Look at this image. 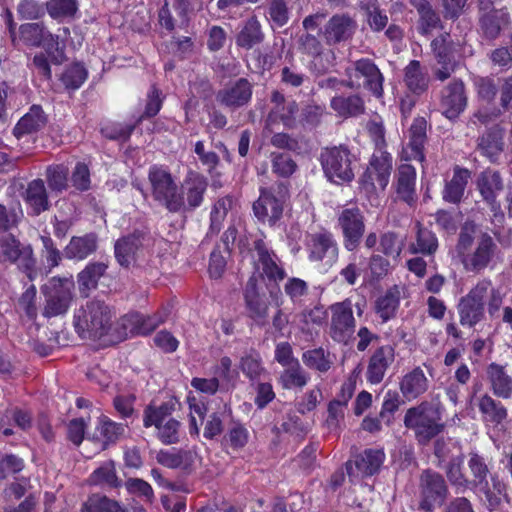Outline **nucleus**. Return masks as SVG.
<instances>
[{
	"instance_id": "1",
	"label": "nucleus",
	"mask_w": 512,
	"mask_h": 512,
	"mask_svg": "<svg viewBox=\"0 0 512 512\" xmlns=\"http://www.w3.org/2000/svg\"><path fill=\"white\" fill-rule=\"evenodd\" d=\"M456 251L465 271L480 273L492 262L497 244L473 222H466L459 233Z\"/></svg>"
},
{
	"instance_id": "2",
	"label": "nucleus",
	"mask_w": 512,
	"mask_h": 512,
	"mask_svg": "<svg viewBox=\"0 0 512 512\" xmlns=\"http://www.w3.org/2000/svg\"><path fill=\"white\" fill-rule=\"evenodd\" d=\"M113 313L103 301H87L74 315L75 328L82 337L97 338L105 335L111 327Z\"/></svg>"
},
{
	"instance_id": "3",
	"label": "nucleus",
	"mask_w": 512,
	"mask_h": 512,
	"mask_svg": "<svg viewBox=\"0 0 512 512\" xmlns=\"http://www.w3.org/2000/svg\"><path fill=\"white\" fill-rule=\"evenodd\" d=\"M151 195L170 212H180L185 206V199L179 194V186L170 171L163 166L153 165L148 171Z\"/></svg>"
},
{
	"instance_id": "4",
	"label": "nucleus",
	"mask_w": 512,
	"mask_h": 512,
	"mask_svg": "<svg viewBox=\"0 0 512 512\" xmlns=\"http://www.w3.org/2000/svg\"><path fill=\"white\" fill-rule=\"evenodd\" d=\"M404 424L414 430L416 438L421 443H426L437 436L444 427L439 409L428 402L408 409Z\"/></svg>"
},
{
	"instance_id": "5",
	"label": "nucleus",
	"mask_w": 512,
	"mask_h": 512,
	"mask_svg": "<svg viewBox=\"0 0 512 512\" xmlns=\"http://www.w3.org/2000/svg\"><path fill=\"white\" fill-rule=\"evenodd\" d=\"M320 161L324 174L333 183L350 182L355 176L356 158L346 147L334 146L323 149Z\"/></svg>"
},
{
	"instance_id": "6",
	"label": "nucleus",
	"mask_w": 512,
	"mask_h": 512,
	"mask_svg": "<svg viewBox=\"0 0 512 512\" xmlns=\"http://www.w3.org/2000/svg\"><path fill=\"white\" fill-rule=\"evenodd\" d=\"M173 407L167 403L159 406L149 405L143 413V425L154 426L157 438L165 445L176 444L180 439L181 424L172 417Z\"/></svg>"
},
{
	"instance_id": "7",
	"label": "nucleus",
	"mask_w": 512,
	"mask_h": 512,
	"mask_svg": "<svg viewBox=\"0 0 512 512\" xmlns=\"http://www.w3.org/2000/svg\"><path fill=\"white\" fill-rule=\"evenodd\" d=\"M391 170L392 156L379 148L373 153L369 166L361 178L362 188L368 194L384 191L389 183Z\"/></svg>"
},
{
	"instance_id": "8",
	"label": "nucleus",
	"mask_w": 512,
	"mask_h": 512,
	"mask_svg": "<svg viewBox=\"0 0 512 512\" xmlns=\"http://www.w3.org/2000/svg\"><path fill=\"white\" fill-rule=\"evenodd\" d=\"M74 280L72 276L53 277L47 289L49 294L44 308L45 317H55L65 314L73 299Z\"/></svg>"
},
{
	"instance_id": "9",
	"label": "nucleus",
	"mask_w": 512,
	"mask_h": 512,
	"mask_svg": "<svg viewBox=\"0 0 512 512\" xmlns=\"http://www.w3.org/2000/svg\"><path fill=\"white\" fill-rule=\"evenodd\" d=\"M331 314L329 334L339 343L346 344L354 335L356 321L353 315V305L350 299L337 302L329 307Z\"/></svg>"
},
{
	"instance_id": "10",
	"label": "nucleus",
	"mask_w": 512,
	"mask_h": 512,
	"mask_svg": "<svg viewBox=\"0 0 512 512\" xmlns=\"http://www.w3.org/2000/svg\"><path fill=\"white\" fill-rule=\"evenodd\" d=\"M350 88L364 86L375 96L381 97L383 93V76L377 66L370 59H360L347 69Z\"/></svg>"
},
{
	"instance_id": "11",
	"label": "nucleus",
	"mask_w": 512,
	"mask_h": 512,
	"mask_svg": "<svg viewBox=\"0 0 512 512\" xmlns=\"http://www.w3.org/2000/svg\"><path fill=\"white\" fill-rule=\"evenodd\" d=\"M448 489L444 478L433 471L427 470L420 477L421 500L419 508L423 511H432L435 507L441 506L446 497Z\"/></svg>"
},
{
	"instance_id": "12",
	"label": "nucleus",
	"mask_w": 512,
	"mask_h": 512,
	"mask_svg": "<svg viewBox=\"0 0 512 512\" xmlns=\"http://www.w3.org/2000/svg\"><path fill=\"white\" fill-rule=\"evenodd\" d=\"M252 258L255 271L261 277H266L275 283L282 281L286 277V272L279 258L263 240L254 242Z\"/></svg>"
},
{
	"instance_id": "13",
	"label": "nucleus",
	"mask_w": 512,
	"mask_h": 512,
	"mask_svg": "<svg viewBox=\"0 0 512 512\" xmlns=\"http://www.w3.org/2000/svg\"><path fill=\"white\" fill-rule=\"evenodd\" d=\"M0 263H16L19 268L30 271L35 260L30 246H23L12 234H0Z\"/></svg>"
},
{
	"instance_id": "14",
	"label": "nucleus",
	"mask_w": 512,
	"mask_h": 512,
	"mask_svg": "<svg viewBox=\"0 0 512 512\" xmlns=\"http://www.w3.org/2000/svg\"><path fill=\"white\" fill-rule=\"evenodd\" d=\"M467 107V95L462 80L456 79L441 90L440 109L442 114L450 120L459 117Z\"/></svg>"
},
{
	"instance_id": "15",
	"label": "nucleus",
	"mask_w": 512,
	"mask_h": 512,
	"mask_svg": "<svg viewBox=\"0 0 512 512\" xmlns=\"http://www.w3.org/2000/svg\"><path fill=\"white\" fill-rule=\"evenodd\" d=\"M344 236L346 249L354 250L363 236L365 225L361 211L358 208L344 209L338 218Z\"/></svg>"
},
{
	"instance_id": "16",
	"label": "nucleus",
	"mask_w": 512,
	"mask_h": 512,
	"mask_svg": "<svg viewBox=\"0 0 512 512\" xmlns=\"http://www.w3.org/2000/svg\"><path fill=\"white\" fill-rule=\"evenodd\" d=\"M309 259L331 267L338 258V247L329 233H316L308 241Z\"/></svg>"
},
{
	"instance_id": "17",
	"label": "nucleus",
	"mask_w": 512,
	"mask_h": 512,
	"mask_svg": "<svg viewBox=\"0 0 512 512\" xmlns=\"http://www.w3.org/2000/svg\"><path fill=\"white\" fill-rule=\"evenodd\" d=\"M385 454L381 449H366L358 455L354 461L346 464V470L351 481H356L362 477L371 476L378 472L383 464Z\"/></svg>"
},
{
	"instance_id": "18",
	"label": "nucleus",
	"mask_w": 512,
	"mask_h": 512,
	"mask_svg": "<svg viewBox=\"0 0 512 512\" xmlns=\"http://www.w3.org/2000/svg\"><path fill=\"white\" fill-rule=\"evenodd\" d=\"M252 89V84L247 79L240 78L218 91L216 100L230 109H237L250 102Z\"/></svg>"
},
{
	"instance_id": "19",
	"label": "nucleus",
	"mask_w": 512,
	"mask_h": 512,
	"mask_svg": "<svg viewBox=\"0 0 512 512\" xmlns=\"http://www.w3.org/2000/svg\"><path fill=\"white\" fill-rule=\"evenodd\" d=\"M208 183L204 176L190 170L179 187V194L185 199V206L181 211L194 210L203 202L204 193Z\"/></svg>"
},
{
	"instance_id": "20",
	"label": "nucleus",
	"mask_w": 512,
	"mask_h": 512,
	"mask_svg": "<svg viewBox=\"0 0 512 512\" xmlns=\"http://www.w3.org/2000/svg\"><path fill=\"white\" fill-rule=\"evenodd\" d=\"M271 102L273 107L267 117V129L273 132L274 125L278 122H281L284 127H291L298 112L296 102L286 101L283 94L278 91L272 93Z\"/></svg>"
},
{
	"instance_id": "21",
	"label": "nucleus",
	"mask_w": 512,
	"mask_h": 512,
	"mask_svg": "<svg viewBox=\"0 0 512 512\" xmlns=\"http://www.w3.org/2000/svg\"><path fill=\"white\" fill-rule=\"evenodd\" d=\"M394 177L397 198L409 205H413L417 200L416 169L408 163H402L398 166Z\"/></svg>"
},
{
	"instance_id": "22",
	"label": "nucleus",
	"mask_w": 512,
	"mask_h": 512,
	"mask_svg": "<svg viewBox=\"0 0 512 512\" xmlns=\"http://www.w3.org/2000/svg\"><path fill=\"white\" fill-rule=\"evenodd\" d=\"M468 467L473 476V480L470 483H473L485 494L490 509L495 508L500 503V498L492 493L488 487L487 477L489 469L484 458L477 453H470Z\"/></svg>"
},
{
	"instance_id": "23",
	"label": "nucleus",
	"mask_w": 512,
	"mask_h": 512,
	"mask_svg": "<svg viewBox=\"0 0 512 512\" xmlns=\"http://www.w3.org/2000/svg\"><path fill=\"white\" fill-rule=\"evenodd\" d=\"M164 321L165 317L160 314L153 316H144L139 313L127 314L121 319V326L124 330L123 336L147 335Z\"/></svg>"
},
{
	"instance_id": "24",
	"label": "nucleus",
	"mask_w": 512,
	"mask_h": 512,
	"mask_svg": "<svg viewBox=\"0 0 512 512\" xmlns=\"http://www.w3.org/2000/svg\"><path fill=\"white\" fill-rule=\"evenodd\" d=\"M426 126L427 124L424 118H417L413 121L409 130V142L401 153L403 160L424 161L425 156L423 148L426 141Z\"/></svg>"
},
{
	"instance_id": "25",
	"label": "nucleus",
	"mask_w": 512,
	"mask_h": 512,
	"mask_svg": "<svg viewBox=\"0 0 512 512\" xmlns=\"http://www.w3.org/2000/svg\"><path fill=\"white\" fill-rule=\"evenodd\" d=\"M476 188L483 201L494 207L497 204V197L504 189L503 177L496 170L486 169L477 176Z\"/></svg>"
},
{
	"instance_id": "26",
	"label": "nucleus",
	"mask_w": 512,
	"mask_h": 512,
	"mask_svg": "<svg viewBox=\"0 0 512 512\" xmlns=\"http://www.w3.org/2000/svg\"><path fill=\"white\" fill-rule=\"evenodd\" d=\"M395 352L394 348L390 345L381 346L375 350L370 357L366 378L371 384L380 383L389 368L394 362Z\"/></svg>"
},
{
	"instance_id": "27",
	"label": "nucleus",
	"mask_w": 512,
	"mask_h": 512,
	"mask_svg": "<svg viewBox=\"0 0 512 512\" xmlns=\"http://www.w3.org/2000/svg\"><path fill=\"white\" fill-rule=\"evenodd\" d=\"M490 388L496 397L502 399L512 398V375L507 367L497 363H491L486 369Z\"/></svg>"
},
{
	"instance_id": "28",
	"label": "nucleus",
	"mask_w": 512,
	"mask_h": 512,
	"mask_svg": "<svg viewBox=\"0 0 512 512\" xmlns=\"http://www.w3.org/2000/svg\"><path fill=\"white\" fill-rule=\"evenodd\" d=\"M430 77L418 60H411L403 69V83L413 94L420 95L429 87Z\"/></svg>"
},
{
	"instance_id": "29",
	"label": "nucleus",
	"mask_w": 512,
	"mask_h": 512,
	"mask_svg": "<svg viewBox=\"0 0 512 512\" xmlns=\"http://www.w3.org/2000/svg\"><path fill=\"white\" fill-rule=\"evenodd\" d=\"M245 302L249 316L256 320H264L268 315L269 304L264 294L256 286V279L251 277L245 289Z\"/></svg>"
},
{
	"instance_id": "30",
	"label": "nucleus",
	"mask_w": 512,
	"mask_h": 512,
	"mask_svg": "<svg viewBox=\"0 0 512 512\" xmlns=\"http://www.w3.org/2000/svg\"><path fill=\"white\" fill-rule=\"evenodd\" d=\"M253 210L259 220L268 221L272 225L281 217L283 205L270 192L262 191L253 205Z\"/></svg>"
},
{
	"instance_id": "31",
	"label": "nucleus",
	"mask_w": 512,
	"mask_h": 512,
	"mask_svg": "<svg viewBox=\"0 0 512 512\" xmlns=\"http://www.w3.org/2000/svg\"><path fill=\"white\" fill-rule=\"evenodd\" d=\"M97 243L98 238L94 233L73 236L64 248V256L70 260H84L96 251Z\"/></svg>"
},
{
	"instance_id": "32",
	"label": "nucleus",
	"mask_w": 512,
	"mask_h": 512,
	"mask_svg": "<svg viewBox=\"0 0 512 512\" xmlns=\"http://www.w3.org/2000/svg\"><path fill=\"white\" fill-rule=\"evenodd\" d=\"M47 123V116L39 105H33L29 111L24 114L13 129L16 138L32 134L42 129Z\"/></svg>"
},
{
	"instance_id": "33",
	"label": "nucleus",
	"mask_w": 512,
	"mask_h": 512,
	"mask_svg": "<svg viewBox=\"0 0 512 512\" xmlns=\"http://www.w3.org/2000/svg\"><path fill=\"white\" fill-rule=\"evenodd\" d=\"M355 30L354 21L347 15H334L326 24L324 37L327 43H338L349 38Z\"/></svg>"
},
{
	"instance_id": "34",
	"label": "nucleus",
	"mask_w": 512,
	"mask_h": 512,
	"mask_svg": "<svg viewBox=\"0 0 512 512\" xmlns=\"http://www.w3.org/2000/svg\"><path fill=\"white\" fill-rule=\"evenodd\" d=\"M470 178L471 173L468 169L456 166L453 170L451 180L446 182L443 189V200L452 204L459 203L464 195V191Z\"/></svg>"
},
{
	"instance_id": "35",
	"label": "nucleus",
	"mask_w": 512,
	"mask_h": 512,
	"mask_svg": "<svg viewBox=\"0 0 512 512\" xmlns=\"http://www.w3.org/2000/svg\"><path fill=\"white\" fill-rule=\"evenodd\" d=\"M25 202L31 214L35 216L49 209L48 193L42 179H35L28 183L25 191Z\"/></svg>"
},
{
	"instance_id": "36",
	"label": "nucleus",
	"mask_w": 512,
	"mask_h": 512,
	"mask_svg": "<svg viewBox=\"0 0 512 512\" xmlns=\"http://www.w3.org/2000/svg\"><path fill=\"white\" fill-rule=\"evenodd\" d=\"M429 381L420 367L405 374L400 382V391L407 400H413L427 391Z\"/></svg>"
},
{
	"instance_id": "37",
	"label": "nucleus",
	"mask_w": 512,
	"mask_h": 512,
	"mask_svg": "<svg viewBox=\"0 0 512 512\" xmlns=\"http://www.w3.org/2000/svg\"><path fill=\"white\" fill-rule=\"evenodd\" d=\"M401 294V288L395 285L377 298L375 302V311L383 322H387L396 316Z\"/></svg>"
},
{
	"instance_id": "38",
	"label": "nucleus",
	"mask_w": 512,
	"mask_h": 512,
	"mask_svg": "<svg viewBox=\"0 0 512 512\" xmlns=\"http://www.w3.org/2000/svg\"><path fill=\"white\" fill-rule=\"evenodd\" d=\"M140 246L139 235L133 234L119 239L115 243V257L118 263L123 267L133 264Z\"/></svg>"
},
{
	"instance_id": "39",
	"label": "nucleus",
	"mask_w": 512,
	"mask_h": 512,
	"mask_svg": "<svg viewBox=\"0 0 512 512\" xmlns=\"http://www.w3.org/2000/svg\"><path fill=\"white\" fill-rule=\"evenodd\" d=\"M477 406L483 419L487 422L499 424L507 417L506 408L488 394H483L478 398Z\"/></svg>"
},
{
	"instance_id": "40",
	"label": "nucleus",
	"mask_w": 512,
	"mask_h": 512,
	"mask_svg": "<svg viewBox=\"0 0 512 512\" xmlns=\"http://www.w3.org/2000/svg\"><path fill=\"white\" fill-rule=\"evenodd\" d=\"M108 265L104 262H90L78 274V284L81 292H88L97 287L99 279L104 275Z\"/></svg>"
},
{
	"instance_id": "41",
	"label": "nucleus",
	"mask_w": 512,
	"mask_h": 512,
	"mask_svg": "<svg viewBox=\"0 0 512 512\" xmlns=\"http://www.w3.org/2000/svg\"><path fill=\"white\" fill-rule=\"evenodd\" d=\"M346 388L348 389V396L344 397V400L334 399L328 404V416L325 425L330 431L339 429L344 420L346 405L354 393L353 385L346 386L344 390Z\"/></svg>"
},
{
	"instance_id": "42",
	"label": "nucleus",
	"mask_w": 512,
	"mask_h": 512,
	"mask_svg": "<svg viewBox=\"0 0 512 512\" xmlns=\"http://www.w3.org/2000/svg\"><path fill=\"white\" fill-rule=\"evenodd\" d=\"M264 39V34L261 31V25L255 17L248 19L240 30L236 38L238 46L251 49L255 45L261 43Z\"/></svg>"
},
{
	"instance_id": "43",
	"label": "nucleus",
	"mask_w": 512,
	"mask_h": 512,
	"mask_svg": "<svg viewBox=\"0 0 512 512\" xmlns=\"http://www.w3.org/2000/svg\"><path fill=\"white\" fill-rule=\"evenodd\" d=\"M509 24V15L503 10H493L485 14L481 19V27L484 34L490 38H496L501 30L505 29Z\"/></svg>"
},
{
	"instance_id": "44",
	"label": "nucleus",
	"mask_w": 512,
	"mask_h": 512,
	"mask_svg": "<svg viewBox=\"0 0 512 512\" xmlns=\"http://www.w3.org/2000/svg\"><path fill=\"white\" fill-rule=\"evenodd\" d=\"M331 108L341 117H352L363 113L364 103L356 95L349 97L335 96L331 99Z\"/></svg>"
},
{
	"instance_id": "45",
	"label": "nucleus",
	"mask_w": 512,
	"mask_h": 512,
	"mask_svg": "<svg viewBox=\"0 0 512 512\" xmlns=\"http://www.w3.org/2000/svg\"><path fill=\"white\" fill-rule=\"evenodd\" d=\"M503 136L502 132L498 127L490 129L479 139V149L484 155H486L491 161H495L497 156L503 150Z\"/></svg>"
},
{
	"instance_id": "46",
	"label": "nucleus",
	"mask_w": 512,
	"mask_h": 512,
	"mask_svg": "<svg viewBox=\"0 0 512 512\" xmlns=\"http://www.w3.org/2000/svg\"><path fill=\"white\" fill-rule=\"evenodd\" d=\"M309 375L299 362L285 368L280 376V383L285 389L303 388L309 381Z\"/></svg>"
},
{
	"instance_id": "47",
	"label": "nucleus",
	"mask_w": 512,
	"mask_h": 512,
	"mask_svg": "<svg viewBox=\"0 0 512 512\" xmlns=\"http://www.w3.org/2000/svg\"><path fill=\"white\" fill-rule=\"evenodd\" d=\"M81 512H127V510L113 499L93 494L83 503Z\"/></svg>"
},
{
	"instance_id": "48",
	"label": "nucleus",
	"mask_w": 512,
	"mask_h": 512,
	"mask_svg": "<svg viewBox=\"0 0 512 512\" xmlns=\"http://www.w3.org/2000/svg\"><path fill=\"white\" fill-rule=\"evenodd\" d=\"M458 313L462 326L473 327L482 320L484 307H482L481 304H475L462 297L458 304Z\"/></svg>"
},
{
	"instance_id": "49",
	"label": "nucleus",
	"mask_w": 512,
	"mask_h": 512,
	"mask_svg": "<svg viewBox=\"0 0 512 512\" xmlns=\"http://www.w3.org/2000/svg\"><path fill=\"white\" fill-rule=\"evenodd\" d=\"M302 361L308 368L320 373H326L333 364L330 353L326 352L322 348L304 352L302 355Z\"/></svg>"
},
{
	"instance_id": "50",
	"label": "nucleus",
	"mask_w": 512,
	"mask_h": 512,
	"mask_svg": "<svg viewBox=\"0 0 512 512\" xmlns=\"http://www.w3.org/2000/svg\"><path fill=\"white\" fill-rule=\"evenodd\" d=\"M49 16L57 21L73 18L78 11L77 0H49L46 3Z\"/></svg>"
},
{
	"instance_id": "51",
	"label": "nucleus",
	"mask_w": 512,
	"mask_h": 512,
	"mask_svg": "<svg viewBox=\"0 0 512 512\" xmlns=\"http://www.w3.org/2000/svg\"><path fill=\"white\" fill-rule=\"evenodd\" d=\"M68 174V168L62 164L47 167L45 176L51 192L58 194L68 188Z\"/></svg>"
},
{
	"instance_id": "52",
	"label": "nucleus",
	"mask_w": 512,
	"mask_h": 512,
	"mask_svg": "<svg viewBox=\"0 0 512 512\" xmlns=\"http://www.w3.org/2000/svg\"><path fill=\"white\" fill-rule=\"evenodd\" d=\"M87 76V70L82 64L73 63L64 69L60 80L67 89L76 90L85 82Z\"/></svg>"
},
{
	"instance_id": "53",
	"label": "nucleus",
	"mask_w": 512,
	"mask_h": 512,
	"mask_svg": "<svg viewBox=\"0 0 512 512\" xmlns=\"http://www.w3.org/2000/svg\"><path fill=\"white\" fill-rule=\"evenodd\" d=\"M47 29L41 23H26L19 27V37L26 45L41 46Z\"/></svg>"
},
{
	"instance_id": "54",
	"label": "nucleus",
	"mask_w": 512,
	"mask_h": 512,
	"mask_svg": "<svg viewBox=\"0 0 512 512\" xmlns=\"http://www.w3.org/2000/svg\"><path fill=\"white\" fill-rule=\"evenodd\" d=\"M463 461L461 453L454 455L446 467V475L453 486L464 490L469 486L470 481L462 472Z\"/></svg>"
},
{
	"instance_id": "55",
	"label": "nucleus",
	"mask_w": 512,
	"mask_h": 512,
	"mask_svg": "<svg viewBox=\"0 0 512 512\" xmlns=\"http://www.w3.org/2000/svg\"><path fill=\"white\" fill-rule=\"evenodd\" d=\"M23 216L19 204H10L8 206L0 203V234L17 227Z\"/></svg>"
},
{
	"instance_id": "56",
	"label": "nucleus",
	"mask_w": 512,
	"mask_h": 512,
	"mask_svg": "<svg viewBox=\"0 0 512 512\" xmlns=\"http://www.w3.org/2000/svg\"><path fill=\"white\" fill-rule=\"evenodd\" d=\"M435 58L436 63L432 66V72L437 80L443 82L455 72L457 63L451 53L441 54L439 52Z\"/></svg>"
},
{
	"instance_id": "57",
	"label": "nucleus",
	"mask_w": 512,
	"mask_h": 512,
	"mask_svg": "<svg viewBox=\"0 0 512 512\" xmlns=\"http://www.w3.org/2000/svg\"><path fill=\"white\" fill-rule=\"evenodd\" d=\"M367 22L373 31H382L388 24V16L377 0H368L365 4Z\"/></svg>"
},
{
	"instance_id": "58",
	"label": "nucleus",
	"mask_w": 512,
	"mask_h": 512,
	"mask_svg": "<svg viewBox=\"0 0 512 512\" xmlns=\"http://www.w3.org/2000/svg\"><path fill=\"white\" fill-rule=\"evenodd\" d=\"M438 247V241L434 233L431 231L419 228L417 232L416 244L412 246L414 253L433 254Z\"/></svg>"
},
{
	"instance_id": "59",
	"label": "nucleus",
	"mask_w": 512,
	"mask_h": 512,
	"mask_svg": "<svg viewBox=\"0 0 512 512\" xmlns=\"http://www.w3.org/2000/svg\"><path fill=\"white\" fill-rule=\"evenodd\" d=\"M41 46L54 64H61L65 58L64 45H60L59 36L47 30Z\"/></svg>"
},
{
	"instance_id": "60",
	"label": "nucleus",
	"mask_w": 512,
	"mask_h": 512,
	"mask_svg": "<svg viewBox=\"0 0 512 512\" xmlns=\"http://www.w3.org/2000/svg\"><path fill=\"white\" fill-rule=\"evenodd\" d=\"M271 161L273 172L280 177H289L296 171L297 165L288 154L272 153Z\"/></svg>"
},
{
	"instance_id": "61",
	"label": "nucleus",
	"mask_w": 512,
	"mask_h": 512,
	"mask_svg": "<svg viewBox=\"0 0 512 512\" xmlns=\"http://www.w3.org/2000/svg\"><path fill=\"white\" fill-rule=\"evenodd\" d=\"M190 455L186 451L160 450L156 454V461L164 467L175 469L184 465Z\"/></svg>"
},
{
	"instance_id": "62",
	"label": "nucleus",
	"mask_w": 512,
	"mask_h": 512,
	"mask_svg": "<svg viewBox=\"0 0 512 512\" xmlns=\"http://www.w3.org/2000/svg\"><path fill=\"white\" fill-rule=\"evenodd\" d=\"M97 429L105 441L114 442L124 435L126 426L103 417L100 419Z\"/></svg>"
},
{
	"instance_id": "63",
	"label": "nucleus",
	"mask_w": 512,
	"mask_h": 512,
	"mask_svg": "<svg viewBox=\"0 0 512 512\" xmlns=\"http://www.w3.org/2000/svg\"><path fill=\"white\" fill-rule=\"evenodd\" d=\"M308 290L306 281L297 277L288 278L284 285L286 295L294 304L300 303L302 298L308 294Z\"/></svg>"
},
{
	"instance_id": "64",
	"label": "nucleus",
	"mask_w": 512,
	"mask_h": 512,
	"mask_svg": "<svg viewBox=\"0 0 512 512\" xmlns=\"http://www.w3.org/2000/svg\"><path fill=\"white\" fill-rule=\"evenodd\" d=\"M241 371L250 379L258 378L263 372L261 358L257 353H249L240 360Z\"/></svg>"
}]
</instances>
